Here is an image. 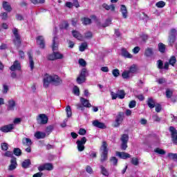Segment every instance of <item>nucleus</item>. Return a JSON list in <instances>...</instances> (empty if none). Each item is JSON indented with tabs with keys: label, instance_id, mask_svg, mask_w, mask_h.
Here are the masks:
<instances>
[{
	"label": "nucleus",
	"instance_id": "nucleus-1",
	"mask_svg": "<svg viewBox=\"0 0 177 177\" xmlns=\"http://www.w3.org/2000/svg\"><path fill=\"white\" fill-rule=\"evenodd\" d=\"M43 82L44 88H48L49 84H50V82L55 86H59V85H62V84H63V80L57 75H50L48 73H46L43 79Z\"/></svg>",
	"mask_w": 177,
	"mask_h": 177
},
{
	"label": "nucleus",
	"instance_id": "nucleus-2",
	"mask_svg": "<svg viewBox=\"0 0 177 177\" xmlns=\"http://www.w3.org/2000/svg\"><path fill=\"white\" fill-rule=\"evenodd\" d=\"M109 145H107V142L103 141L101 147L100 148V162H104V161H107L109 158V148L107 147Z\"/></svg>",
	"mask_w": 177,
	"mask_h": 177
},
{
	"label": "nucleus",
	"instance_id": "nucleus-3",
	"mask_svg": "<svg viewBox=\"0 0 177 177\" xmlns=\"http://www.w3.org/2000/svg\"><path fill=\"white\" fill-rule=\"evenodd\" d=\"M12 34L15 38L12 40V42L17 48H20L21 46V37L19 34V29L15 28L12 30Z\"/></svg>",
	"mask_w": 177,
	"mask_h": 177
},
{
	"label": "nucleus",
	"instance_id": "nucleus-4",
	"mask_svg": "<svg viewBox=\"0 0 177 177\" xmlns=\"http://www.w3.org/2000/svg\"><path fill=\"white\" fill-rule=\"evenodd\" d=\"M176 35H177V30L175 28H171L170 30V32L169 33V37H168V42H169V46H174V44H175L176 42Z\"/></svg>",
	"mask_w": 177,
	"mask_h": 177
},
{
	"label": "nucleus",
	"instance_id": "nucleus-5",
	"mask_svg": "<svg viewBox=\"0 0 177 177\" xmlns=\"http://www.w3.org/2000/svg\"><path fill=\"white\" fill-rule=\"evenodd\" d=\"M124 118H125V113L123 111H120L115 117V122L113 124L114 128H118L121 124L124 122Z\"/></svg>",
	"mask_w": 177,
	"mask_h": 177
},
{
	"label": "nucleus",
	"instance_id": "nucleus-6",
	"mask_svg": "<svg viewBox=\"0 0 177 177\" xmlns=\"http://www.w3.org/2000/svg\"><path fill=\"white\" fill-rule=\"evenodd\" d=\"M86 73H88L86 68H83L80 73L79 77L76 79L77 84H84L86 81Z\"/></svg>",
	"mask_w": 177,
	"mask_h": 177
},
{
	"label": "nucleus",
	"instance_id": "nucleus-7",
	"mask_svg": "<svg viewBox=\"0 0 177 177\" xmlns=\"http://www.w3.org/2000/svg\"><path fill=\"white\" fill-rule=\"evenodd\" d=\"M120 140L122 142L120 145L121 150H127L128 149V141L129 140L128 134H122Z\"/></svg>",
	"mask_w": 177,
	"mask_h": 177
},
{
	"label": "nucleus",
	"instance_id": "nucleus-8",
	"mask_svg": "<svg viewBox=\"0 0 177 177\" xmlns=\"http://www.w3.org/2000/svg\"><path fill=\"white\" fill-rule=\"evenodd\" d=\"M125 95H127V93H125V91L124 90H118L117 93L113 91L111 93L112 100H115L117 97H118V99H125Z\"/></svg>",
	"mask_w": 177,
	"mask_h": 177
},
{
	"label": "nucleus",
	"instance_id": "nucleus-9",
	"mask_svg": "<svg viewBox=\"0 0 177 177\" xmlns=\"http://www.w3.org/2000/svg\"><path fill=\"white\" fill-rule=\"evenodd\" d=\"M63 57H64L63 54H62L59 52L53 51V53L48 55L47 60H49L50 62H52L53 60H57L59 59H63Z\"/></svg>",
	"mask_w": 177,
	"mask_h": 177
},
{
	"label": "nucleus",
	"instance_id": "nucleus-10",
	"mask_svg": "<svg viewBox=\"0 0 177 177\" xmlns=\"http://www.w3.org/2000/svg\"><path fill=\"white\" fill-rule=\"evenodd\" d=\"M86 137H82L81 140H77L76 142L78 151H84L85 150V143H86Z\"/></svg>",
	"mask_w": 177,
	"mask_h": 177
},
{
	"label": "nucleus",
	"instance_id": "nucleus-11",
	"mask_svg": "<svg viewBox=\"0 0 177 177\" xmlns=\"http://www.w3.org/2000/svg\"><path fill=\"white\" fill-rule=\"evenodd\" d=\"M175 64H176V57L175 55H172L169 59V62H166L165 63V70H169V66L175 67Z\"/></svg>",
	"mask_w": 177,
	"mask_h": 177
},
{
	"label": "nucleus",
	"instance_id": "nucleus-12",
	"mask_svg": "<svg viewBox=\"0 0 177 177\" xmlns=\"http://www.w3.org/2000/svg\"><path fill=\"white\" fill-rule=\"evenodd\" d=\"M22 144L24 145V146H26L27 147L25 149V151H26V153H30L31 152V146H32V141H31V139H30L28 138H23Z\"/></svg>",
	"mask_w": 177,
	"mask_h": 177
},
{
	"label": "nucleus",
	"instance_id": "nucleus-13",
	"mask_svg": "<svg viewBox=\"0 0 177 177\" xmlns=\"http://www.w3.org/2000/svg\"><path fill=\"white\" fill-rule=\"evenodd\" d=\"M169 131L171 133V142L173 145H177V130L175 127L171 126L169 128Z\"/></svg>",
	"mask_w": 177,
	"mask_h": 177
},
{
	"label": "nucleus",
	"instance_id": "nucleus-14",
	"mask_svg": "<svg viewBox=\"0 0 177 177\" xmlns=\"http://www.w3.org/2000/svg\"><path fill=\"white\" fill-rule=\"evenodd\" d=\"M36 44L41 49H45V39L44 38V36H37L36 37Z\"/></svg>",
	"mask_w": 177,
	"mask_h": 177
},
{
	"label": "nucleus",
	"instance_id": "nucleus-15",
	"mask_svg": "<svg viewBox=\"0 0 177 177\" xmlns=\"http://www.w3.org/2000/svg\"><path fill=\"white\" fill-rule=\"evenodd\" d=\"M37 120L38 122H39V124H41V125H45L46 124H48L49 118H48V116H46V115H45L44 113H41L39 115Z\"/></svg>",
	"mask_w": 177,
	"mask_h": 177
},
{
	"label": "nucleus",
	"instance_id": "nucleus-16",
	"mask_svg": "<svg viewBox=\"0 0 177 177\" xmlns=\"http://www.w3.org/2000/svg\"><path fill=\"white\" fill-rule=\"evenodd\" d=\"M38 169L41 171H52L53 169V165L52 163H45L43 165H40Z\"/></svg>",
	"mask_w": 177,
	"mask_h": 177
},
{
	"label": "nucleus",
	"instance_id": "nucleus-17",
	"mask_svg": "<svg viewBox=\"0 0 177 177\" xmlns=\"http://www.w3.org/2000/svg\"><path fill=\"white\" fill-rule=\"evenodd\" d=\"M11 71H21V64L18 60H15L13 64L10 67Z\"/></svg>",
	"mask_w": 177,
	"mask_h": 177
},
{
	"label": "nucleus",
	"instance_id": "nucleus-18",
	"mask_svg": "<svg viewBox=\"0 0 177 177\" xmlns=\"http://www.w3.org/2000/svg\"><path fill=\"white\" fill-rule=\"evenodd\" d=\"M12 129H14L13 124H10L0 127V131L4 133H8V132H10Z\"/></svg>",
	"mask_w": 177,
	"mask_h": 177
},
{
	"label": "nucleus",
	"instance_id": "nucleus-19",
	"mask_svg": "<svg viewBox=\"0 0 177 177\" xmlns=\"http://www.w3.org/2000/svg\"><path fill=\"white\" fill-rule=\"evenodd\" d=\"M93 127H95V128H99L100 129H106L107 128L104 123L97 120L93 122Z\"/></svg>",
	"mask_w": 177,
	"mask_h": 177
},
{
	"label": "nucleus",
	"instance_id": "nucleus-20",
	"mask_svg": "<svg viewBox=\"0 0 177 177\" xmlns=\"http://www.w3.org/2000/svg\"><path fill=\"white\" fill-rule=\"evenodd\" d=\"M121 55L122 57H125V59H132L133 56L125 48H122L121 49Z\"/></svg>",
	"mask_w": 177,
	"mask_h": 177
},
{
	"label": "nucleus",
	"instance_id": "nucleus-21",
	"mask_svg": "<svg viewBox=\"0 0 177 177\" xmlns=\"http://www.w3.org/2000/svg\"><path fill=\"white\" fill-rule=\"evenodd\" d=\"M116 156L122 158V160H127V158H131V155L126 152L116 151Z\"/></svg>",
	"mask_w": 177,
	"mask_h": 177
},
{
	"label": "nucleus",
	"instance_id": "nucleus-22",
	"mask_svg": "<svg viewBox=\"0 0 177 177\" xmlns=\"http://www.w3.org/2000/svg\"><path fill=\"white\" fill-rule=\"evenodd\" d=\"M120 12L123 19H128V9H127V6H125V5L120 6Z\"/></svg>",
	"mask_w": 177,
	"mask_h": 177
},
{
	"label": "nucleus",
	"instance_id": "nucleus-23",
	"mask_svg": "<svg viewBox=\"0 0 177 177\" xmlns=\"http://www.w3.org/2000/svg\"><path fill=\"white\" fill-rule=\"evenodd\" d=\"M80 102L82 103V105L84 107H87L88 109H90V107H92V104H91V103H89V100H88L87 99H85L84 97H80Z\"/></svg>",
	"mask_w": 177,
	"mask_h": 177
},
{
	"label": "nucleus",
	"instance_id": "nucleus-24",
	"mask_svg": "<svg viewBox=\"0 0 177 177\" xmlns=\"http://www.w3.org/2000/svg\"><path fill=\"white\" fill-rule=\"evenodd\" d=\"M72 35L74 38H76V39H78V41H82L84 38L82 35L77 30H72Z\"/></svg>",
	"mask_w": 177,
	"mask_h": 177
},
{
	"label": "nucleus",
	"instance_id": "nucleus-25",
	"mask_svg": "<svg viewBox=\"0 0 177 177\" xmlns=\"http://www.w3.org/2000/svg\"><path fill=\"white\" fill-rule=\"evenodd\" d=\"M2 7L6 10V12H12V6L8 3V1H3Z\"/></svg>",
	"mask_w": 177,
	"mask_h": 177
},
{
	"label": "nucleus",
	"instance_id": "nucleus-26",
	"mask_svg": "<svg viewBox=\"0 0 177 177\" xmlns=\"http://www.w3.org/2000/svg\"><path fill=\"white\" fill-rule=\"evenodd\" d=\"M11 164L9 166L10 171H13L14 169H16L17 162L16 161V158H12L10 160Z\"/></svg>",
	"mask_w": 177,
	"mask_h": 177
},
{
	"label": "nucleus",
	"instance_id": "nucleus-27",
	"mask_svg": "<svg viewBox=\"0 0 177 177\" xmlns=\"http://www.w3.org/2000/svg\"><path fill=\"white\" fill-rule=\"evenodd\" d=\"M16 107V102L13 100H8V110L13 111Z\"/></svg>",
	"mask_w": 177,
	"mask_h": 177
},
{
	"label": "nucleus",
	"instance_id": "nucleus-28",
	"mask_svg": "<svg viewBox=\"0 0 177 177\" xmlns=\"http://www.w3.org/2000/svg\"><path fill=\"white\" fill-rule=\"evenodd\" d=\"M102 8L106 10H111V12H114L115 10V6L114 4L109 6L107 3H103Z\"/></svg>",
	"mask_w": 177,
	"mask_h": 177
},
{
	"label": "nucleus",
	"instance_id": "nucleus-29",
	"mask_svg": "<svg viewBox=\"0 0 177 177\" xmlns=\"http://www.w3.org/2000/svg\"><path fill=\"white\" fill-rule=\"evenodd\" d=\"M147 104L149 109H154V107H156V102L153 97H149L147 101Z\"/></svg>",
	"mask_w": 177,
	"mask_h": 177
},
{
	"label": "nucleus",
	"instance_id": "nucleus-30",
	"mask_svg": "<svg viewBox=\"0 0 177 177\" xmlns=\"http://www.w3.org/2000/svg\"><path fill=\"white\" fill-rule=\"evenodd\" d=\"M35 136L37 138V139H45V138H46V133L42 131H37L35 133Z\"/></svg>",
	"mask_w": 177,
	"mask_h": 177
},
{
	"label": "nucleus",
	"instance_id": "nucleus-31",
	"mask_svg": "<svg viewBox=\"0 0 177 177\" xmlns=\"http://www.w3.org/2000/svg\"><path fill=\"white\" fill-rule=\"evenodd\" d=\"M158 49L160 53H165L167 46H165V44H164L163 43H159L158 44Z\"/></svg>",
	"mask_w": 177,
	"mask_h": 177
},
{
	"label": "nucleus",
	"instance_id": "nucleus-32",
	"mask_svg": "<svg viewBox=\"0 0 177 177\" xmlns=\"http://www.w3.org/2000/svg\"><path fill=\"white\" fill-rule=\"evenodd\" d=\"M81 21L84 26H88L89 24H92V19L88 17H82L81 19Z\"/></svg>",
	"mask_w": 177,
	"mask_h": 177
},
{
	"label": "nucleus",
	"instance_id": "nucleus-33",
	"mask_svg": "<svg viewBox=\"0 0 177 177\" xmlns=\"http://www.w3.org/2000/svg\"><path fill=\"white\" fill-rule=\"evenodd\" d=\"M100 168L102 175H103L104 176H109L110 175L109 170H107V169H106L104 166L100 165Z\"/></svg>",
	"mask_w": 177,
	"mask_h": 177
},
{
	"label": "nucleus",
	"instance_id": "nucleus-34",
	"mask_svg": "<svg viewBox=\"0 0 177 177\" xmlns=\"http://www.w3.org/2000/svg\"><path fill=\"white\" fill-rule=\"evenodd\" d=\"M58 39H59V38H57V37H54V38L53 39L52 49H53V52H55V50H57V49H59V46L57 45V43H56V41H57Z\"/></svg>",
	"mask_w": 177,
	"mask_h": 177
},
{
	"label": "nucleus",
	"instance_id": "nucleus-35",
	"mask_svg": "<svg viewBox=\"0 0 177 177\" xmlns=\"http://www.w3.org/2000/svg\"><path fill=\"white\" fill-rule=\"evenodd\" d=\"M157 68L159 70H165V64H164V62L161 59H158L156 62Z\"/></svg>",
	"mask_w": 177,
	"mask_h": 177
},
{
	"label": "nucleus",
	"instance_id": "nucleus-36",
	"mask_svg": "<svg viewBox=\"0 0 177 177\" xmlns=\"http://www.w3.org/2000/svg\"><path fill=\"white\" fill-rule=\"evenodd\" d=\"M30 165H31V160L30 159H26L21 163L22 168H24L25 169L29 168Z\"/></svg>",
	"mask_w": 177,
	"mask_h": 177
},
{
	"label": "nucleus",
	"instance_id": "nucleus-37",
	"mask_svg": "<svg viewBox=\"0 0 177 177\" xmlns=\"http://www.w3.org/2000/svg\"><path fill=\"white\" fill-rule=\"evenodd\" d=\"M154 53L153 52V48H147L145 51V56H146V57H150V56H153V54Z\"/></svg>",
	"mask_w": 177,
	"mask_h": 177
},
{
	"label": "nucleus",
	"instance_id": "nucleus-38",
	"mask_svg": "<svg viewBox=\"0 0 177 177\" xmlns=\"http://www.w3.org/2000/svg\"><path fill=\"white\" fill-rule=\"evenodd\" d=\"M167 157L170 160H173V161L177 162V153H169L167 154Z\"/></svg>",
	"mask_w": 177,
	"mask_h": 177
},
{
	"label": "nucleus",
	"instance_id": "nucleus-39",
	"mask_svg": "<svg viewBox=\"0 0 177 177\" xmlns=\"http://www.w3.org/2000/svg\"><path fill=\"white\" fill-rule=\"evenodd\" d=\"M138 71V68H136V65L133 64L131 66H130L128 72L130 73V74H135Z\"/></svg>",
	"mask_w": 177,
	"mask_h": 177
},
{
	"label": "nucleus",
	"instance_id": "nucleus-40",
	"mask_svg": "<svg viewBox=\"0 0 177 177\" xmlns=\"http://www.w3.org/2000/svg\"><path fill=\"white\" fill-rule=\"evenodd\" d=\"M86 48H88V43L86 42L82 43L81 45L80 46L79 50L80 52H84Z\"/></svg>",
	"mask_w": 177,
	"mask_h": 177
},
{
	"label": "nucleus",
	"instance_id": "nucleus-41",
	"mask_svg": "<svg viewBox=\"0 0 177 177\" xmlns=\"http://www.w3.org/2000/svg\"><path fill=\"white\" fill-rule=\"evenodd\" d=\"M66 115L68 118H70L71 115H73V111H71V106L70 105H68L66 108Z\"/></svg>",
	"mask_w": 177,
	"mask_h": 177
},
{
	"label": "nucleus",
	"instance_id": "nucleus-42",
	"mask_svg": "<svg viewBox=\"0 0 177 177\" xmlns=\"http://www.w3.org/2000/svg\"><path fill=\"white\" fill-rule=\"evenodd\" d=\"M109 160L112 162L113 165L117 167V165H118V159L115 158V156L111 157Z\"/></svg>",
	"mask_w": 177,
	"mask_h": 177
},
{
	"label": "nucleus",
	"instance_id": "nucleus-43",
	"mask_svg": "<svg viewBox=\"0 0 177 177\" xmlns=\"http://www.w3.org/2000/svg\"><path fill=\"white\" fill-rule=\"evenodd\" d=\"M173 95H174V91L169 90V88H167L166 90V97L167 99H171V97H172Z\"/></svg>",
	"mask_w": 177,
	"mask_h": 177
},
{
	"label": "nucleus",
	"instance_id": "nucleus-44",
	"mask_svg": "<svg viewBox=\"0 0 177 177\" xmlns=\"http://www.w3.org/2000/svg\"><path fill=\"white\" fill-rule=\"evenodd\" d=\"M13 153L15 156H17V157H19V156H21V149H20V148H15L13 150Z\"/></svg>",
	"mask_w": 177,
	"mask_h": 177
},
{
	"label": "nucleus",
	"instance_id": "nucleus-45",
	"mask_svg": "<svg viewBox=\"0 0 177 177\" xmlns=\"http://www.w3.org/2000/svg\"><path fill=\"white\" fill-rule=\"evenodd\" d=\"M166 3L164 1H160L156 3V8H162L165 6Z\"/></svg>",
	"mask_w": 177,
	"mask_h": 177
},
{
	"label": "nucleus",
	"instance_id": "nucleus-46",
	"mask_svg": "<svg viewBox=\"0 0 177 177\" xmlns=\"http://www.w3.org/2000/svg\"><path fill=\"white\" fill-rule=\"evenodd\" d=\"M129 74L130 73L128 71H124L122 73V77L124 80H128L129 78Z\"/></svg>",
	"mask_w": 177,
	"mask_h": 177
},
{
	"label": "nucleus",
	"instance_id": "nucleus-47",
	"mask_svg": "<svg viewBox=\"0 0 177 177\" xmlns=\"http://www.w3.org/2000/svg\"><path fill=\"white\" fill-rule=\"evenodd\" d=\"M110 24H111V19L109 18L106 19L105 23L102 25V27H103V28H106V27H109Z\"/></svg>",
	"mask_w": 177,
	"mask_h": 177
},
{
	"label": "nucleus",
	"instance_id": "nucleus-48",
	"mask_svg": "<svg viewBox=\"0 0 177 177\" xmlns=\"http://www.w3.org/2000/svg\"><path fill=\"white\" fill-rule=\"evenodd\" d=\"M1 148L3 151H6L9 149V146L8 145V143L3 142L1 144Z\"/></svg>",
	"mask_w": 177,
	"mask_h": 177
},
{
	"label": "nucleus",
	"instance_id": "nucleus-49",
	"mask_svg": "<svg viewBox=\"0 0 177 177\" xmlns=\"http://www.w3.org/2000/svg\"><path fill=\"white\" fill-rule=\"evenodd\" d=\"M85 38L87 39H91V38H93V34L91 31H88L84 34Z\"/></svg>",
	"mask_w": 177,
	"mask_h": 177
},
{
	"label": "nucleus",
	"instance_id": "nucleus-50",
	"mask_svg": "<svg viewBox=\"0 0 177 177\" xmlns=\"http://www.w3.org/2000/svg\"><path fill=\"white\" fill-rule=\"evenodd\" d=\"M112 74L113 75V77H119L120 76V70H118V68H115V69H113L112 71Z\"/></svg>",
	"mask_w": 177,
	"mask_h": 177
},
{
	"label": "nucleus",
	"instance_id": "nucleus-51",
	"mask_svg": "<svg viewBox=\"0 0 177 177\" xmlns=\"http://www.w3.org/2000/svg\"><path fill=\"white\" fill-rule=\"evenodd\" d=\"M155 153H158V154H161L162 156H164L165 154V151L164 149H161L160 148H156L155 149Z\"/></svg>",
	"mask_w": 177,
	"mask_h": 177
},
{
	"label": "nucleus",
	"instance_id": "nucleus-52",
	"mask_svg": "<svg viewBox=\"0 0 177 177\" xmlns=\"http://www.w3.org/2000/svg\"><path fill=\"white\" fill-rule=\"evenodd\" d=\"M53 129H55V127H53V125H49L46 127V132H47V133H50L53 132Z\"/></svg>",
	"mask_w": 177,
	"mask_h": 177
},
{
	"label": "nucleus",
	"instance_id": "nucleus-53",
	"mask_svg": "<svg viewBox=\"0 0 177 177\" xmlns=\"http://www.w3.org/2000/svg\"><path fill=\"white\" fill-rule=\"evenodd\" d=\"M79 64L82 66V67H86V61L85 59L80 58L79 59Z\"/></svg>",
	"mask_w": 177,
	"mask_h": 177
},
{
	"label": "nucleus",
	"instance_id": "nucleus-54",
	"mask_svg": "<svg viewBox=\"0 0 177 177\" xmlns=\"http://www.w3.org/2000/svg\"><path fill=\"white\" fill-rule=\"evenodd\" d=\"M131 164H133V165H139V159H138V158H131Z\"/></svg>",
	"mask_w": 177,
	"mask_h": 177
},
{
	"label": "nucleus",
	"instance_id": "nucleus-55",
	"mask_svg": "<svg viewBox=\"0 0 177 177\" xmlns=\"http://www.w3.org/2000/svg\"><path fill=\"white\" fill-rule=\"evenodd\" d=\"M86 171L87 172V174H89L90 175H92V174H93V169L89 165H87L86 167Z\"/></svg>",
	"mask_w": 177,
	"mask_h": 177
},
{
	"label": "nucleus",
	"instance_id": "nucleus-56",
	"mask_svg": "<svg viewBox=\"0 0 177 177\" xmlns=\"http://www.w3.org/2000/svg\"><path fill=\"white\" fill-rule=\"evenodd\" d=\"M155 111H156V113H160L161 111V110H162V107L161 106V104H156L155 105Z\"/></svg>",
	"mask_w": 177,
	"mask_h": 177
},
{
	"label": "nucleus",
	"instance_id": "nucleus-57",
	"mask_svg": "<svg viewBox=\"0 0 177 177\" xmlns=\"http://www.w3.org/2000/svg\"><path fill=\"white\" fill-rule=\"evenodd\" d=\"M129 109H133V108L136 107V101L131 100L129 104Z\"/></svg>",
	"mask_w": 177,
	"mask_h": 177
},
{
	"label": "nucleus",
	"instance_id": "nucleus-58",
	"mask_svg": "<svg viewBox=\"0 0 177 177\" xmlns=\"http://www.w3.org/2000/svg\"><path fill=\"white\" fill-rule=\"evenodd\" d=\"M156 82H158L159 85H161L162 84H165V82H167V80H165V78L164 77H161V78H159L158 80H156Z\"/></svg>",
	"mask_w": 177,
	"mask_h": 177
},
{
	"label": "nucleus",
	"instance_id": "nucleus-59",
	"mask_svg": "<svg viewBox=\"0 0 177 177\" xmlns=\"http://www.w3.org/2000/svg\"><path fill=\"white\" fill-rule=\"evenodd\" d=\"M73 93L74 95H76V96H80V88H78V86H75L74 87Z\"/></svg>",
	"mask_w": 177,
	"mask_h": 177
},
{
	"label": "nucleus",
	"instance_id": "nucleus-60",
	"mask_svg": "<svg viewBox=\"0 0 177 177\" xmlns=\"http://www.w3.org/2000/svg\"><path fill=\"white\" fill-rule=\"evenodd\" d=\"M79 135L84 136V135H86V130L85 129H80L78 131Z\"/></svg>",
	"mask_w": 177,
	"mask_h": 177
},
{
	"label": "nucleus",
	"instance_id": "nucleus-61",
	"mask_svg": "<svg viewBox=\"0 0 177 177\" xmlns=\"http://www.w3.org/2000/svg\"><path fill=\"white\" fill-rule=\"evenodd\" d=\"M30 2L34 5H37V3H44L45 0H30Z\"/></svg>",
	"mask_w": 177,
	"mask_h": 177
},
{
	"label": "nucleus",
	"instance_id": "nucleus-62",
	"mask_svg": "<svg viewBox=\"0 0 177 177\" xmlns=\"http://www.w3.org/2000/svg\"><path fill=\"white\" fill-rule=\"evenodd\" d=\"M9 91V86L6 84H3V93H8V91Z\"/></svg>",
	"mask_w": 177,
	"mask_h": 177
},
{
	"label": "nucleus",
	"instance_id": "nucleus-63",
	"mask_svg": "<svg viewBox=\"0 0 177 177\" xmlns=\"http://www.w3.org/2000/svg\"><path fill=\"white\" fill-rule=\"evenodd\" d=\"M2 20H7L8 19V13L7 12H1L0 15Z\"/></svg>",
	"mask_w": 177,
	"mask_h": 177
},
{
	"label": "nucleus",
	"instance_id": "nucleus-64",
	"mask_svg": "<svg viewBox=\"0 0 177 177\" xmlns=\"http://www.w3.org/2000/svg\"><path fill=\"white\" fill-rule=\"evenodd\" d=\"M72 3L75 8H80V3L78 2V0H73Z\"/></svg>",
	"mask_w": 177,
	"mask_h": 177
}]
</instances>
